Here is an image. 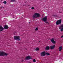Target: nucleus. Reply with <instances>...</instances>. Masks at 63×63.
Segmentation results:
<instances>
[{
	"label": "nucleus",
	"mask_w": 63,
	"mask_h": 63,
	"mask_svg": "<svg viewBox=\"0 0 63 63\" xmlns=\"http://www.w3.org/2000/svg\"><path fill=\"white\" fill-rule=\"evenodd\" d=\"M4 28L2 27V26H0V32H1L4 30V29H9V27L8 26V25H5L4 27Z\"/></svg>",
	"instance_id": "obj_1"
},
{
	"label": "nucleus",
	"mask_w": 63,
	"mask_h": 63,
	"mask_svg": "<svg viewBox=\"0 0 63 63\" xmlns=\"http://www.w3.org/2000/svg\"><path fill=\"white\" fill-rule=\"evenodd\" d=\"M8 54L3 51H1L0 50V56H7Z\"/></svg>",
	"instance_id": "obj_2"
},
{
	"label": "nucleus",
	"mask_w": 63,
	"mask_h": 63,
	"mask_svg": "<svg viewBox=\"0 0 63 63\" xmlns=\"http://www.w3.org/2000/svg\"><path fill=\"white\" fill-rule=\"evenodd\" d=\"M40 54L41 56H45L46 55H47V56H48V55H50V54L49 53H48L47 52L46 53L45 51H44L41 52Z\"/></svg>",
	"instance_id": "obj_3"
},
{
	"label": "nucleus",
	"mask_w": 63,
	"mask_h": 63,
	"mask_svg": "<svg viewBox=\"0 0 63 63\" xmlns=\"http://www.w3.org/2000/svg\"><path fill=\"white\" fill-rule=\"evenodd\" d=\"M41 16V15L38 13H36L33 16V18H35L36 17H39Z\"/></svg>",
	"instance_id": "obj_4"
},
{
	"label": "nucleus",
	"mask_w": 63,
	"mask_h": 63,
	"mask_svg": "<svg viewBox=\"0 0 63 63\" xmlns=\"http://www.w3.org/2000/svg\"><path fill=\"white\" fill-rule=\"evenodd\" d=\"M61 21H62L61 19H60L59 20H57L56 22L57 25H59V24L61 25Z\"/></svg>",
	"instance_id": "obj_5"
},
{
	"label": "nucleus",
	"mask_w": 63,
	"mask_h": 63,
	"mask_svg": "<svg viewBox=\"0 0 63 63\" xmlns=\"http://www.w3.org/2000/svg\"><path fill=\"white\" fill-rule=\"evenodd\" d=\"M14 40H18V41H19L20 40V37L19 36H14Z\"/></svg>",
	"instance_id": "obj_6"
},
{
	"label": "nucleus",
	"mask_w": 63,
	"mask_h": 63,
	"mask_svg": "<svg viewBox=\"0 0 63 63\" xmlns=\"http://www.w3.org/2000/svg\"><path fill=\"white\" fill-rule=\"evenodd\" d=\"M47 16H46L45 17L43 18H42L41 19L44 22H46L47 21Z\"/></svg>",
	"instance_id": "obj_7"
},
{
	"label": "nucleus",
	"mask_w": 63,
	"mask_h": 63,
	"mask_svg": "<svg viewBox=\"0 0 63 63\" xmlns=\"http://www.w3.org/2000/svg\"><path fill=\"white\" fill-rule=\"evenodd\" d=\"M30 59H32V58L30 56H28L26 57L25 60H29Z\"/></svg>",
	"instance_id": "obj_8"
},
{
	"label": "nucleus",
	"mask_w": 63,
	"mask_h": 63,
	"mask_svg": "<svg viewBox=\"0 0 63 63\" xmlns=\"http://www.w3.org/2000/svg\"><path fill=\"white\" fill-rule=\"evenodd\" d=\"M51 42L53 43V44H55L56 43V42L54 41V38H52L50 39Z\"/></svg>",
	"instance_id": "obj_9"
},
{
	"label": "nucleus",
	"mask_w": 63,
	"mask_h": 63,
	"mask_svg": "<svg viewBox=\"0 0 63 63\" xmlns=\"http://www.w3.org/2000/svg\"><path fill=\"white\" fill-rule=\"evenodd\" d=\"M59 29H61V31H62L63 30V25L62 24L61 26H60V27L59 28Z\"/></svg>",
	"instance_id": "obj_10"
},
{
	"label": "nucleus",
	"mask_w": 63,
	"mask_h": 63,
	"mask_svg": "<svg viewBox=\"0 0 63 63\" xmlns=\"http://www.w3.org/2000/svg\"><path fill=\"white\" fill-rule=\"evenodd\" d=\"M50 47L51 49H53V48H54V47H55V46L54 45L52 46H50Z\"/></svg>",
	"instance_id": "obj_11"
},
{
	"label": "nucleus",
	"mask_w": 63,
	"mask_h": 63,
	"mask_svg": "<svg viewBox=\"0 0 63 63\" xmlns=\"http://www.w3.org/2000/svg\"><path fill=\"white\" fill-rule=\"evenodd\" d=\"M59 51H61V50H62V46H61V47H59Z\"/></svg>",
	"instance_id": "obj_12"
},
{
	"label": "nucleus",
	"mask_w": 63,
	"mask_h": 63,
	"mask_svg": "<svg viewBox=\"0 0 63 63\" xmlns=\"http://www.w3.org/2000/svg\"><path fill=\"white\" fill-rule=\"evenodd\" d=\"M46 50H48L49 49V46H47L45 48Z\"/></svg>",
	"instance_id": "obj_13"
},
{
	"label": "nucleus",
	"mask_w": 63,
	"mask_h": 63,
	"mask_svg": "<svg viewBox=\"0 0 63 63\" xmlns=\"http://www.w3.org/2000/svg\"><path fill=\"white\" fill-rule=\"evenodd\" d=\"M52 16H54V17H58V16H57V15H52Z\"/></svg>",
	"instance_id": "obj_14"
},
{
	"label": "nucleus",
	"mask_w": 63,
	"mask_h": 63,
	"mask_svg": "<svg viewBox=\"0 0 63 63\" xmlns=\"http://www.w3.org/2000/svg\"><path fill=\"white\" fill-rule=\"evenodd\" d=\"M35 50H36V51H38V50H39V48L38 47H37L36 48V49H35Z\"/></svg>",
	"instance_id": "obj_15"
},
{
	"label": "nucleus",
	"mask_w": 63,
	"mask_h": 63,
	"mask_svg": "<svg viewBox=\"0 0 63 63\" xmlns=\"http://www.w3.org/2000/svg\"><path fill=\"white\" fill-rule=\"evenodd\" d=\"M35 31H37V30H38V28L37 27L36 28V29H35Z\"/></svg>",
	"instance_id": "obj_16"
},
{
	"label": "nucleus",
	"mask_w": 63,
	"mask_h": 63,
	"mask_svg": "<svg viewBox=\"0 0 63 63\" xmlns=\"http://www.w3.org/2000/svg\"><path fill=\"white\" fill-rule=\"evenodd\" d=\"M33 62H36V60L35 59H33Z\"/></svg>",
	"instance_id": "obj_17"
},
{
	"label": "nucleus",
	"mask_w": 63,
	"mask_h": 63,
	"mask_svg": "<svg viewBox=\"0 0 63 63\" xmlns=\"http://www.w3.org/2000/svg\"><path fill=\"white\" fill-rule=\"evenodd\" d=\"M16 0H12L10 1V2H14Z\"/></svg>",
	"instance_id": "obj_18"
},
{
	"label": "nucleus",
	"mask_w": 63,
	"mask_h": 63,
	"mask_svg": "<svg viewBox=\"0 0 63 63\" xmlns=\"http://www.w3.org/2000/svg\"><path fill=\"white\" fill-rule=\"evenodd\" d=\"M3 3H4V4H6L7 3V2L5 1H4L3 2Z\"/></svg>",
	"instance_id": "obj_19"
},
{
	"label": "nucleus",
	"mask_w": 63,
	"mask_h": 63,
	"mask_svg": "<svg viewBox=\"0 0 63 63\" xmlns=\"http://www.w3.org/2000/svg\"><path fill=\"white\" fill-rule=\"evenodd\" d=\"M32 10H34V7H32L31 8Z\"/></svg>",
	"instance_id": "obj_20"
},
{
	"label": "nucleus",
	"mask_w": 63,
	"mask_h": 63,
	"mask_svg": "<svg viewBox=\"0 0 63 63\" xmlns=\"http://www.w3.org/2000/svg\"><path fill=\"white\" fill-rule=\"evenodd\" d=\"M23 61H24V60H22V61H21V62H22Z\"/></svg>",
	"instance_id": "obj_21"
},
{
	"label": "nucleus",
	"mask_w": 63,
	"mask_h": 63,
	"mask_svg": "<svg viewBox=\"0 0 63 63\" xmlns=\"http://www.w3.org/2000/svg\"><path fill=\"white\" fill-rule=\"evenodd\" d=\"M61 38H63V35L62 36H61Z\"/></svg>",
	"instance_id": "obj_22"
},
{
	"label": "nucleus",
	"mask_w": 63,
	"mask_h": 63,
	"mask_svg": "<svg viewBox=\"0 0 63 63\" xmlns=\"http://www.w3.org/2000/svg\"><path fill=\"white\" fill-rule=\"evenodd\" d=\"M46 23H48V22H46Z\"/></svg>",
	"instance_id": "obj_23"
},
{
	"label": "nucleus",
	"mask_w": 63,
	"mask_h": 63,
	"mask_svg": "<svg viewBox=\"0 0 63 63\" xmlns=\"http://www.w3.org/2000/svg\"><path fill=\"white\" fill-rule=\"evenodd\" d=\"M1 8H4V7H3V6H2V7H1Z\"/></svg>",
	"instance_id": "obj_24"
},
{
	"label": "nucleus",
	"mask_w": 63,
	"mask_h": 63,
	"mask_svg": "<svg viewBox=\"0 0 63 63\" xmlns=\"http://www.w3.org/2000/svg\"><path fill=\"white\" fill-rule=\"evenodd\" d=\"M62 13V12H59V13Z\"/></svg>",
	"instance_id": "obj_25"
},
{
	"label": "nucleus",
	"mask_w": 63,
	"mask_h": 63,
	"mask_svg": "<svg viewBox=\"0 0 63 63\" xmlns=\"http://www.w3.org/2000/svg\"><path fill=\"white\" fill-rule=\"evenodd\" d=\"M25 3H27V1H26Z\"/></svg>",
	"instance_id": "obj_26"
},
{
	"label": "nucleus",
	"mask_w": 63,
	"mask_h": 63,
	"mask_svg": "<svg viewBox=\"0 0 63 63\" xmlns=\"http://www.w3.org/2000/svg\"><path fill=\"white\" fill-rule=\"evenodd\" d=\"M30 63V62H29V63Z\"/></svg>",
	"instance_id": "obj_27"
},
{
	"label": "nucleus",
	"mask_w": 63,
	"mask_h": 63,
	"mask_svg": "<svg viewBox=\"0 0 63 63\" xmlns=\"http://www.w3.org/2000/svg\"><path fill=\"white\" fill-rule=\"evenodd\" d=\"M41 42V41H39V42Z\"/></svg>",
	"instance_id": "obj_28"
},
{
	"label": "nucleus",
	"mask_w": 63,
	"mask_h": 63,
	"mask_svg": "<svg viewBox=\"0 0 63 63\" xmlns=\"http://www.w3.org/2000/svg\"><path fill=\"white\" fill-rule=\"evenodd\" d=\"M43 16H42V17H43Z\"/></svg>",
	"instance_id": "obj_29"
},
{
	"label": "nucleus",
	"mask_w": 63,
	"mask_h": 63,
	"mask_svg": "<svg viewBox=\"0 0 63 63\" xmlns=\"http://www.w3.org/2000/svg\"><path fill=\"white\" fill-rule=\"evenodd\" d=\"M30 23V22H29V23Z\"/></svg>",
	"instance_id": "obj_30"
},
{
	"label": "nucleus",
	"mask_w": 63,
	"mask_h": 63,
	"mask_svg": "<svg viewBox=\"0 0 63 63\" xmlns=\"http://www.w3.org/2000/svg\"><path fill=\"white\" fill-rule=\"evenodd\" d=\"M59 17L60 18L61 17Z\"/></svg>",
	"instance_id": "obj_31"
},
{
	"label": "nucleus",
	"mask_w": 63,
	"mask_h": 63,
	"mask_svg": "<svg viewBox=\"0 0 63 63\" xmlns=\"http://www.w3.org/2000/svg\"><path fill=\"white\" fill-rule=\"evenodd\" d=\"M25 49L26 50L27 49Z\"/></svg>",
	"instance_id": "obj_32"
}]
</instances>
